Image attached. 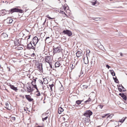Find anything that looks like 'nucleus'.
<instances>
[{"mask_svg":"<svg viewBox=\"0 0 127 127\" xmlns=\"http://www.w3.org/2000/svg\"><path fill=\"white\" fill-rule=\"evenodd\" d=\"M11 119L12 120L14 121L15 120V118L14 117H12L11 118Z\"/></svg>","mask_w":127,"mask_h":127,"instance_id":"37","label":"nucleus"},{"mask_svg":"<svg viewBox=\"0 0 127 127\" xmlns=\"http://www.w3.org/2000/svg\"><path fill=\"white\" fill-rule=\"evenodd\" d=\"M46 17L48 18V17H49V15H47V16H46Z\"/></svg>","mask_w":127,"mask_h":127,"instance_id":"57","label":"nucleus"},{"mask_svg":"<svg viewBox=\"0 0 127 127\" xmlns=\"http://www.w3.org/2000/svg\"><path fill=\"white\" fill-rule=\"evenodd\" d=\"M46 20H45V22H46Z\"/></svg>","mask_w":127,"mask_h":127,"instance_id":"60","label":"nucleus"},{"mask_svg":"<svg viewBox=\"0 0 127 127\" xmlns=\"http://www.w3.org/2000/svg\"><path fill=\"white\" fill-rule=\"evenodd\" d=\"M83 86L84 88H85L86 89H87V88L88 87V86L86 85H83Z\"/></svg>","mask_w":127,"mask_h":127,"instance_id":"43","label":"nucleus"},{"mask_svg":"<svg viewBox=\"0 0 127 127\" xmlns=\"http://www.w3.org/2000/svg\"><path fill=\"white\" fill-rule=\"evenodd\" d=\"M27 48V49L29 50L30 49H34L35 48V47L32 45L31 42H30V43L28 44Z\"/></svg>","mask_w":127,"mask_h":127,"instance_id":"7","label":"nucleus"},{"mask_svg":"<svg viewBox=\"0 0 127 127\" xmlns=\"http://www.w3.org/2000/svg\"><path fill=\"white\" fill-rule=\"evenodd\" d=\"M111 74L113 76H115V73L114 71L113 70H110Z\"/></svg>","mask_w":127,"mask_h":127,"instance_id":"22","label":"nucleus"},{"mask_svg":"<svg viewBox=\"0 0 127 127\" xmlns=\"http://www.w3.org/2000/svg\"><path fill=\"white\" fill-rule=\"evenodd\" d=\"M83 101V100H78L76 101V103L78 105L79 104L81 103V102Z\"/></svg>","mask_w":127,"mask_h":127,"instance_id":"23","label":"nucleus"},{"mask_svg":"<svg viewBox=\"0 0 127 127\" xmlns=\"http://www.w3.org/2000/svg\"><path fill=\"white\" fill-rule=\"evenodd\" d=\"M76 55L77 57H79L81 56H82L83 55V54L82 52L79 51L77 52L76 53Z\"/></svg>","mask_w":127,"mask_h":127,"instance_id":"12","label":"nucleus"},{"mask_svg":"<svg viewBox=\"0 0 127 127\" xmlns=\"http://www.w3.org/2000/svg\"><path fill=\"white\" fill-rule=\"evenodd\" d=\"M101 20H103V19H101Z\"/></svg>","mask_w":127,"mask_h":127,"instance_id":"63","label":"nucleus"},{"mask_svg":"<svg viewBox=\"0 0 127 127\" xmlns=\"http://www.w3.org/2000/svg\"><path fill=\"white\" fill-rule=\"evenodd\" d=\"M20 39H16L14 41V44L15 45L19 46L20 45Z\"/></svg>","mask_w":127,"mask_h":127,"instance_id":"8","label":"nucleus"},{"mask_svg":"<svg viewBox=\"0 0 127 127\" xmlns=\"http://www.w3.org/2000/svg\"><path fill=\"white\" fill-rule=\"evenodd\" d=\"M35 83H34L33 81H32V85L34 86V85H35Z\"/></svg>","mask_w":127,"mask_h":127,"instance_id":"39","label":"nucleus"},{"mask_svg":"<svg viewBox=\"0 0 127 127\" xmlns=\"http://www.w3.org/2000/svg\"><path fill=\"white\" fill-rule=\"evenodd\" d=\"M101 18H93L92 19L94 20L95 21H98L100 20V19Z\"/></svg>","mask_w":127,"mask_h":127,"instance_id":"25","label":"nucleus"},{"mask_svg":"<svg viewBox=\"0 0 127 127\" xmlns=\"http://www.w3.org/2000/svg\"><path fill=\"white\" fill-rule=\"evenodd\" d=\"M39 40L38 38L36 36L34 37L32 39L33 43L34 45V46H35V45L37 44Z\"/></svg>","mask_w":127,"mask_h":127,"instance_id":"5","label":"nucleus"},{"mask_svg":"<svg viewBox=\"0 0 127 127\" xmlns=\"http://www.w3.org/2000/svg\"><path fill=\"white\" fill-rule=\"evenodd\" d=\"M93 114L92 112L90 110H87L83 114V115L87 117L90 118L91 116Z\"/></svg>","mask_w":127,"mask_h":127,"instance_id":"2","label":"nucleus"},{"mask_svg":"<svg viewBox=\"0 0 127 127\" xmlns=\"http://www.w3.org/2000/svg\"><path fill=\"white\" fill-rule=\"evenodd\" d=\"M49 64L50 68H52V65L51 63H50Z\"/></svg>","mask_w":127,"mask_h":127,"instance_id":"41","label":"nucleus"},{"mask_svg":"<svg viewBox=\"0 0 127 127\" xmlns=\"http://www.w3.org/2000/svg\"><path fill=\"white\" fill-rule=\"evenodd\" d=\"M106 67L108 69H109L110 67L109 65L108 64H107L106 65Z\"/></svg>","mask_w":127,"mask_h":127,"instance_id":"42","label":"nucleus"},{"mask_svg":"<svg viewBox=\"0 0 127 127\" xmlns=\"http://www.w3.org/2000/svg\"><path fill=\"white\" fill-rule=\"evenodd\" d=\"M96 1H95L94 2H92V4L93 5H95L96 4Z\"/></svg>","mask_w":127,"mask_h":127,"instance_id":"36","label":"nucleus"},{"mask_svg":"<svg viewBox=\"0 0 127 127\" xmlns=\"http://www.w3.org/2000/svg\"><path fill=\"white\" fill-rule=\"evenodd\" d=\"M38 68L40 71H42V64H39Z\"/></svg>","mask_w":127,"mask_h":127,"instance_id":"18","label":"nucleus"},{"mask_svg":"<svg viewBox=\"0 0 127 127\" xmlns=\"http://www.w3.org/2000/svg\"><path fill=\"white\" fill-rule=\"evenodd\" d=\"M34 87V88H35L36 89H37V86H36V85H34V86H33Z\"/></svg>","mask_w":127,"mask_h":127,"instance_id":"45","label":"nucleus"},{"mask_svg":"<svg viewBox=\"0 0 127 127\" xmlns=\"http://www.w3.org/2000/svg\"><path fill=\"white\" fill-rule=\"evenodd\" d=\"M64 111V109L61 107H59L58 108V112L59 114H61Z\"/></svg>","mask_w":127,"mask_h":127,"instance_id":"16","label":"nucleus"},{"mask_svg":"<svg viewBox=\"0 0 127 127\" xmlns=\"http://www.w3.org/2000/svg\"><path fill=\"white\" fill-rule=\"evenodd\" d=\"M113 78L115 82L116 83H118V79H117L116 78H115L114 77H113Z\"/></svg>","mask_w":127,"mask_h":127,"instance_id":"29","label":"nucleus"},{"mask_svg":"<svg viewBox=\"0 0 127 127\" xmlns=\"http://www.w3.org/2000/svg\"><path fill=\"white\" fill-rule=\"evenodd\" d=\"M125 91H126V90H125V89H123V90H122V91L123 92H124Z\"/></svg>","mask_w":127,"mask_h":127,"instance_id":"56","label":"nucleus"},{"mask_svg":"<svg viewBox=\"0 0 127 127\" xmlns=\"http://www.w3.org/2000/svg\"><path fill=\"white\" fill-rule=\"evenodd\" d=\"M98 106H99V108H101V109H102V107L103 106V105H98Z\"/></svg>","mask_w":127,"mask_h":127,"instance_id":"40","label":"nucleus"},{"mask_svg":"<svg viewBox=\"0 0 127 127\" xmlns=\"http://www.w3.org/2000/svg\"><path fill=\"white\" fill-rule=\"evenodd\" d=\"M120 56H122V57H123V54L122 53H121V52H120Z\"/></svg>","mask_w":127,"mask_h":127,"instance_id":"46","label":"nucleus"},{"mask_svg":"<svg viewBox=\"0 0 127 127\" xmlns=\"http://www.w3.org/2000/svg\"><path fill=\"white\" fill-rule=\"evenodd\" d=\"M119 95L121 96L123 98V99L125 100H127V97L126 96L124 95V94L119 93Z\"/></svg>","mask_w":127,"mask_h":127,"instance_id":"11","label":"nucleus"},{"mask_svg":"<svg viewBox=\"0 0 127 127\" xmlns=\"http://www.w3.org/2000/svg\"><path fill=\"white\" fill-rule=\"evenodd\" d=\"M47 118H48V117L46 116V117H45L44 118H42V120L43 121H45L46 120H47Z\"/></svg>","mask_w":127,"mask_h":127,"instance_id":"30","label":"nucleus"},{"mask_svg":"<svg viewBox=\"0 0 127 127\" xmlns=\"http://www.w3.org/2000/svg\"><path fill=\"white\" fill-rule=\"evenodd\" d=\"M16 48H17V49L19 50H22L23 49V48H22V47H17Z\"/></svg>","mask_w":127,"mask_h":127,"instance_id":"33","label":"nucleus"},{"mask_svg":"<svg viewBox=\"0 0 127 127\" xmlns=\"http://www.w3.org/2000/svg\"><path fill=\"white\" fill-rule=\"evenodd\" d=\"M38 93V94H36V95L37 96H39L40 95V93L39 92H37Z\"/></svg>","mask_w":127,"mask_h":127,"instance_id":"38","label":"nucleus"},{"mask_svg":"<svg viewBox=\"0 0 127 127\" xmlns=\"http://www.w3.org/2000/svg\"><path fill=\"white\" fill-rule=\"evenodd\" d=\"M54 86V85L53 84H52V85H50L49 86L50 88V89L52 91L53 90L52 89V87Z\"/></svg>","mask_w":127,"mask_h":127,"instance_id":"28","label":"nucleus"},{"mask_svg":"<svg viewBox=\"0 0 127 127\" xmlns=\"http://www.w3.org/2000/svg\"><path fill=\"white\" fill-rule=\"evenodd\" d=\"M84 63H85V64H87V63H85V61H84Z\"/></svg>","mask_w":127,"mask_h":127,"instance_id":"58","label":"nucleus"},{"mask_svg":"<svg viewBox=\"0 0 127 127\" xmlns=\"http://www.w3.org/2000/svg\"><path fill=\"white\" fill-rule=\"evenodd\" d=\"M87 60H88V62H88V59Z\"/></svg>","mask_w":127,"mask_h":127,"instance_id":"62","label":"nucleus"},{"mask_svg":"<svg viewBox=\"0 0 127 127\" xmlns=\"http://www.w3.org/2000/svg\"><path fill=\"white\" fill-rule=\"evenodd\" d=\"M7 20L8 23L9 24L12 23L13 21V20L10 18H8L7 19Z\"/></svg>","mask_w":127,"mask_h":127,"instance_id":"17","label":"nucleus"},{"mask_svg":"<svg viewBox=\"0 0 127 127\" xmlns=\"http://www.w3.org/2000/svg\"><path fill=\"white\" fill-rule=\"evenodd\" d=\"M36 89L37 91L36 92H39V91H38V90L37 88V89Z\"/></svg>","mask_w":127,"mask_h":127,"instance_id":"54","label":"nucleus"},{"mask_svg":"<svg viewBox=\"0 0 127 127\" xmlns=\"http://www.w3.org/2000/svg\"><path fill=\"white\" fill-rule=\"evenodd\" d=\"M1 15L3 16L5 15L6 13L9 14L10 12L8 11H6L4 9H2L1 12Z\"/></svg>","mask_w":127,"mask_h":127,"instance_id":"9","label":"nucleus"},{"mask_svg":"<svg viewBox=\"0 0 127 127\" xmlns=\"http://www.w3.org/2000/svg\"><path fill=\"white\" fill-rule=\"evenodd\" d=\"M45 61L49 64L52 63V60L51 57L50 56H46L45 59Z\"/></svg>","mask_w":127,"mask_h":127,"instance_id":"4","label":"nucleus"},{"mask_svg":"<svg viewBox=\"0 0 127 127\" xmlns=\"http://www.w3.org/2000/svg\"><path fill=\"white\" fill-rule=\"evenodd\" d=\"M87 53H88V56H89V53H90V51L89 50H88L87 51V52H86V53H87ZM87 58H88V55H87Z\"/></svg>","mask_w":127,"mask_h":127,"instance_id":"31","label":"nucleus"},{"mask_svg":"<svg viewBox=\"0 0 127 127\" xmlns=\"http://www.w3.org/2000/svg\"><path fill=\"white\" fill-rule=\"evenodd\" d=\"M0 68H2V67H1V65H0Z\"/></svg>","mask_w":127,"mask_h":127,"instance_id":"59","label":"nucleus"},{"mask_svg":"<svg viewBox=\"0 0 127 127\" xmlns=\"http://www.w3.org/2000/svg\"><path fill=\"white\" fill-rule=\"evenodd\" d=\"M24 34H23V33L20 32L18 34V36L19 37V38L20 39L21 38V37H23Z\"/></svg>","mask_w":127,"mask_h":127,"instance_id":"21","label":"nucleus"},{"mask_svg":"<svg viewBox=\"0 0 127 127\" xmlns=\"http://www.w3.org/2000/svg\"><path fill=\"white\" fill-rule=\"evenodd\" d=\"M91 99H90V98H89V99L85 101V103H87V102H89L90 101H91Z\"/></svg>","mask_w":127,"mask_h":127,"instance_id":"27","label":"nucleus"},{"mask_svg":"<svg viewBox=\"0 0 127 127\" xmlns=\"http://www.w3.org/2000/svg\"><path fill=\"white\" fill-rule=\"evenodd\" d=\"M39 82L40 83H41V84H43V82L41 80H39Z\"/></svg>","mask_w":127,"mask_h":127,"instance_id":"44","label":"nucleus"},{"mask_svg":"<svg viewBox=\"0 0 127 127\" xmlns=\"http://www.w3.org/2000/svg\"><path fill=\"white\" fill-rule=\"evenodd\" d=\"M53 53L54 54L55 53H59L62 51L61 48L60 46H58L57 47H54L53 48Z\"/></svg>","mask_w":127,"mask_h":127,"instance_id":"3","label":"nucleus"},{"mask_svg":"<svg viewBox=\"0 0 127 127\" xmlns=\"http://www.w3.org/2000/svg\"><path fill=\"white\" fill-rule=\"evenodd\" d=\"M114 115V114H110V115H109L108 116H107V118H111Z\"/></svg>","mask_w":127,"mask_h":127,"instance_id":"26","label":"nucleus"},{"mask_svg":"<svg viewBox=\"0 0 127 127\" xmlns=\"http://www.w3.org/2000/svg\"><path fill=\"white\" fill-rule=\"evenodd\" d=\"M6 106L5 107L7 109L10 110L11 109V105L10 104H9L8 103H6Z\"/></svg>","mask_w":127,"mask_h":127,"instance_id":"13","label":"nucleus"},{"mask_svg":"<svg viewBox=\"0 0 127 127\" xmlns=\"http://www.w3.org/2000/svg\"><path fill=\"white\" fill-rule=\"evenodd\" d=\"M55 67H58L61 65V64L59 62L57 61L55 63Z\"/></svg>","mask_w":127,"mask_h":127,"instance_id":"19","label":"nucleus"},{"mask_svg":"<svg viewBox=\"0 0 127 127\" xmlns=\"http://www.w3.org/2000/svg\"><path fill=\"white\" fill-rule=\"evenodd\" d=\"M83 119L84 120L85 122L88 123L90 122V118L89 117H85L83 118Z\"/></svg>","mask_w":127,"mask_h":127,"instance_id":"14","label":"nucleus"},{"mask_svg":"<svg viewBox=\"0 0 127 127\" xmlns=\"http://www.w3.org/2000/svg\"><path fill=\"white\" fill-rule=\"evenodd\" d=\"M102 118H103L105 117V115L103 116H101Z\"/></svg>","mask_w":127,"mask_h":127,"instance_id":"49","label":"nucleus"},{"mask_svg":"<svg viewBox=\"0 0 127 127\" xmlns=\"http://www.w3.org/2000/svg\"><path fill=\"white\" fill-rule=\"evenodd\" d=\"M2 35L4 36H5V37H6L7 36V35L6 33H3L2 34Z\"/></svg>","mask_w":127,"mask_h":127,"instance_id":"35","label":"nucleus"},{"mask_svg":"<svg viewBox=\"0 0 127 127\" xmlns=\"http://www.w3.org/2000/svg\"><path fill=\"white\" fill-rule=\"evenodd\" d=\"M63 33H64L65 34L69 36H70L72 35V32L70 31L67 30H64L63 32Z\"/></svg>","mask_w":127,"mask_h":127,"instance_id":"6","label":"nucleus"},{"mask_svg":"<svg viewBox=\"0 0 127 127\" xmlns=\"http://www.w3.org/2000/svg\"><path fill=\"white\" fill-rule=\"evenodd\" d=\"M63 8H64V10H65L66 9V8L65 7H63Z\"/></svg>","mask_w":127,"mask_h":127,"instance_id":"55","label":"nucleus"},{"mask_svg":"<svg viewBox=\"0 0 127 127\" xmlns=\"http://www.w3.org/2000/svg\"><path fill=\"white\" fill-rule=\"evenodd\" d=\"M49 38V37H47L46 38L45 40H47V39H48V38Z\"/></svg>","mask_w":127,"mask_h":127,"instance_id":"51","label":"nucleus"},{"mask_svg":"<svg viewBox=\"0 0 127 127\" xmlns=\"http://www.w3.org/2000/svg\"><path fill=\"white\" fill-rule=\"evenodd\" d=\"M31 36V35H30L29 36H28L29 38H28L27 39H29L30 38Z\"/></svg>","mask_w":127,"mask_h":127,"instance_id":"52","label":"nucleus"},{"mask_svg":"<svg viewBox=\"0 0 127 127\" xmlns=\"http://www.w3.org/2000/svg\"><path fill=\"white\" fill-rule=\"evenodd\" d=\"M61 12H62V14H65V15H66V14L64 12V11H62Z\"/></svg>","mask_w":127,"mask_h":127,"instance_id":"50","label":"nucleus"},{"mask_svg":"<svg viewBox=\"0 0 127 127\" xmlns=\"http://www.w3.org/2000/svg\"><path fill=\"white\" fill-rule=\"evenodd\" d=\"M120 87H119L118 88V90L120 92H122V89Z\"/></svg>","mask_w":127,"mask_h":127,"instance_id":"32","label":"nucleus"},{"mask_svg":"<svg viewBox=\"0 0 127 127\" xmlns=\"http://www.w3.org/2000/svg\"><path fill=\"white\" fill-rule=\"evenodd\" d=\"M37 78H35V79H33L32 80V81H33L34 82V83H35L36 81V79H37Z\"/></svg>","mask_w":127,"mask_h":127,"instance_id":"34","label":"nucleus"},{"mask_svg":"<svg viewBox=\"0 0 127 127\" xmlns=\"http://www.w3.org/2000/svg\"><path fill=\"white\" fill-rule=\"evenodd\" d=\"M25 96L26 98L30 102L32 101L33 99L31 98V96L29 95H25Z\"/></svg>","mask_w":127,"mask_h":127,"instance_id":"10","label":"nucleus"},{"mask_svg":"<svg viewBox=\"0 0 127 127\" xmlns=\"http://www.w3.org/2000/svg\"><path fill=\"white\" fill-rule=\"evenodd\" d=\"M115 127H116V126Z\"/></svg>","mask_w":127,"mask_h":127,"instance_id":"64","label":"nucleus"},{"mask_svg":"<svg viewBox=\"0 0 127 127\" xmlns=\"http://www.w3.org/2000/svg\"><path fill=\"white\" fill-rule=\"evenodd\" d=\"M48 18H49L50 19H53L54 18H51V17H49Z\"/></svg>","mask_w":127,"mask_h":127,"instance_id":"48","label":"nucleus"},{"mask_svg":"<svg viewBox=\"0 0 127 127\" xmlns=\"http://www.w3.org/2000/svg\"><path fill=\"white\" fill-rule=\"evenodd\" d=\"M10 88L14 90L15 91H17L18 90L17 88L16 87L14 86L13 85H10Z\"/></svg>","mask_w":127,"mask_h":127,"instance_id":"15","label":"nucleus"},{"mask_svg":"<svg viewBox=\"0 0 127 127\" xmlns=\"http://www.w3.org/2000/svg\"><path fill=\"white\" fill-rule=\"evenodd\" d=\"M109 114V113L107 114H106L105 115V117L106 116H107Z\"/></svg>","mask_w":127,"mask_h":127,"instance_id":"47","label":"nucleus"},{"mask_svg":"<svg viewBox=\"0 0 127 127\" xmlns=\"http://www.w3.org/2000/svg\"><path fill=\"white\" fill-rule=\"evenodd\" d=\"M10 12L11 13H12L14 12H17L21 13L23 12V10L22 9L15 8L11 9Z\"/></svg>","mask_w":127,"mask_h":127,"instance_id":"1","label":"nucleus"},{"mask_svg":"<svg viewBox=\"0 0 127 127\" xmlns=\"http://www.w3.org/2000/svg\"><path fill=\"white\" fill-rule=\"evenodd\" d=\"M27 89L28 92H32V91L30 87H29V88H27Z\"/></svg>","mask_w":127,"mask_h":127,"instance_id":"24","label":"nucleus"},{"mask_svg":"<svg viewBox=\"0 0 127 127\" xmlns=\"http://www.w3.org/2000/svg\"><path fill=\"white\" fill-rule=\"evenodd\" d=\"M10 71V69H9V71Z\"/></svg>","mask_w":127,"mask_h":127,"instance_id":"61","label":"nucleus"},{"mask_svg":"<svg viewBox=\"0 0 127 127\" xmlns=\"http://www.w3.org/2000/svg\"><path fill=\"white\" fill-rule=\"evenodd\" d=\"M122 87V88H123V89H124V87L123 86H119V87Z\"/></svg>","mask_w":127,"mask_h":127,"instance_id":"53","label":"nucleus"},{"mask_svg":"<svg viewBox=\"0 0 127 127\" xmlns=\"http://www.w3.org/2000/svg\"><path fill=\"white\" fill-rule=\"evenodd\" d=\"M126 117H125V118L123 117L122 119L119 120V122H120L122 123H123L125 121V120L126 119Z\"/></svg>","mask_w":127,"mask_h":127,"instance_id":"20","label":"nucleus"}]
</instances>
